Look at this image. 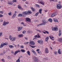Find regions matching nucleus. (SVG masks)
<instances>
[{"instance_id": "obj_57", "label": "nucleus", "mask_w": 62, "mask_h": 62, "mask_svg": "<svg viewBox=\"0 0 62 62\" xmlns=\"http://www.w3.org/2000/svg\"><path fill=\"white\" fill-rule=\"evenodd\" d=\"M45 32L47 34H49V32H48V31H45Z\"/></svg>"}, {"instance_id": "obj_28", "label": "nucleus", "mask_w": 62, "mask_h": 62, "mask_svg": "<svg viewBox=\"0 0 62 62\" xmlns=\"http://www.w3.org/2000/svg\"><path fill=\"white\" fill-rule=\"evenodd\" d=\"M52 19L51 18H49L48 19V21L50 22V23L52 22Z\"/></svg>"}, {"instance_id": "obj_34", "label": "nucleus", "mask_w": 62, "mask_h": 62, "mask_svg": "<svg viewBox=\"0 0 62 62\" xmlns=\"http://www.w3.org/2000/svg\"><path fill=\"white\" fill-rule=\"evenodd\" d=\"M18 8L19 9H21V8H22V7H21V6H20V5H18Z\"/></svg>"}, {"instance_id": "obj_35", "label": "nucleus", "mask_w": 62, "mask_h": 62, "mask_svg": "<svg viewBox=\"0 0 62 62\" xmlns=\"http://www.w3.org/2000/svg\"><path fill=\"white\" fill-rule=\"evenodd\" d=\"M39 14V12H37L35 15V16H37L38 15V14Z\"/></svg>"}, {"instance_id": "obj_44", "label": "nucleus", "mask_w": 62, "mask_h": 62, "mask_svg": "<svg viewBox=\"0 0 62 62\" xmlns=\"http://www.w3.org/2000/svg\"><path fill=\"white\" fill-rule=\"evenodd\" d=\"M36 7H38V8H39V6L38 4H36L35 5Z\"/></svg>"}, {"instance_id": "obj_16", "label": "nucleus", "mask_w": 62, "mask_h": 62, "mask_svg": "<svg viewBox=\"0 0 62 62\" xmlns=\"http://www.w3.org/2000/svg\"><path fill=\"white\" fill-rule=\"evenodd\" d=\"M58 41H59L60 42H62V38H59L58 40Z\"/></svg>"}, {"instance_id": "obj_15", "label": "nucleus", "mask_w": 62, "mask_h": 62, "mask_svg": "<svg viewBox=\"0 0 62 62\" xmlns=\"http://www.w3.org/2000/svg\"><path fill=\"white\" fill-rule=\"evenodd\" d=\"M23 16L24 17V16H23V15L22 14H19L18 15V17H23Z\"/></svg>"}, {"instance_id": "obj_31", "label": "nucleus", "mask_w": 62, "mask_h": 62, "mask_svg": "<svg viewBox=\"0 0 62 62\" xmlns=\"http://www.w3.org/2000/svg\"><path fill=\"white\" fill-rule=\"evenodd\" d=\"M28 14H31L32 13V12L31 11H27Z\"/></svg>"}, {"instance_id": "obj_56", "label": "nucleus", "mask_w": 62, "mask_h": 62, "mask_svg": "<svg viewBox=\"0 0 62 62\" xmlns=\"http://www.w3.org/2000/svg\"><path fill=\"white\" fill-rule=\"evenodd\" d=\"M4 54V53H1L0 54V55H3Z\"/></svg>"}, {"instance_id": "obj_41", "label": "nucleus", "mask_w": 62, "mask_h": 62, "mask_svg": "<svg viewBox=\"0 0 62 62\" xmlns=\"http://www.w3.org/2000/svg\"><path fill=\"white\" fill-rule=\"evenodd\" d=\"M43 40H40V44L41 43H43Z\"/></svg>"}, {"instance_id": "obj_49", "label": "nucleus", "mask_w": 62, "mask_h": 62, "mask_svg": "<svg viewBox=\"0 0 62 62\" xmlns=\"http://www.w3.org/2000/svg\"><path fill=\"white\" fill-rule=\"evenodd\" d=\"M2 61L3 62H5V59H1Z\"/></svg>"}, {"instance_id": "obj_6", "label": "nucleus", "mask_w": 62, "mask_h": 62, "mask_svg": "<svg viewBox=\"0 0 62 62\" xmlns=\"http://www.w3.org/2000/svg\"><path fill=\"white\" fill-rule=\"evenodd\" d=\"M18 31H20L22 29H23V27H18Z\"/></svg>"}, {"instance_id": "obj_46", "label": "nucleus", "mask_w": 62, "mask_h": 62, "mask_svg": "<svg viewBox=\"0 0 62 62\" xmlns=\"http://www.w3.org/2000/svg\"><path fill=\"white\" fill-rule=\"evenodd\" d=\"M0 13L1 14H3L4 12L3 11H0Z\"/></svg>"}, {"instance_id": "obj_8", "label": "nucleus", "mask_w": 62, "mask_h": 62, "mask_svg": "<svg viewBox=\"0 0 62 62\" xmlns=\"http://www.w3.org/2000/svg\"><path fill=\"white\" fill-rule=\"evenodd\" d=\"M30 44H31V45H35V42H34L33 41H31L29 42Z\"/></svg>"}, {"instance_id": "obj_51", "label": "nucleus", "mask_w": 62, "mask_h": 62, "mask_svg": "<svg viewBox=\"0 0 62 62\" xmlns=\"http://www.w3.org/2000/svg\"><path fill=\"white\" fill-rule=\"evenodd\" d=\"M59 33H62L61 32V29H59Z\"/></svg>"}, {"instance_id": "obj_17", "label": "nucleus", "mask_w": 62, "mask_h": 62, "mask_svg": "<svg viewBox=\"0 0 62 62\" xmlns=\"http://www.w3.org/2000/svg\"><path fill=\"white\" fill-rule=\"evenodd\" d=\"M11 40L12 41H15V38L14 37H12L11 38Z\"/></svg>"}, {"instance_id": "obj_7", "label": "nucleus", "mask_w": 62, "mask_h": 62, "mask_svg": "<svg viewBox=\"0 0 62 62\" xmlns=\"http://www.w3.org/2000/svg\"><path fill=\"white\" fill-rule=\"evenodd\" d=\"M19 52H21V51L19 50H17L16 51H15L14 53V55H16V54H17V53Z\"/></svg>"}, {"instance_id": "obj_59", "label": "nucleus", "mask_w": 62, "mask_h": 62, "mask_svg": "<svg viewBox=\"0 0 62 62\" xmlns=\"http://www.w3.org/2000/svg\"><path fill=\"white\" fill-rule=\"evenodd\" d=\"M38 54H41V52L40 51L39 52V51H38Z\"/></svg>"}, {"instance_id": "obj_62", "label": "nucleus", "mask_w": 62, "mask_h": 62, "mask_svg": "<svg viewBox=\"0 0 62 62\" xmlns=\"http://www.w3.org/2000/svg\"><path fill=\"white\" fill-rule=\"evenodd\" d=\"M44 11L45 12H47L48 11V10H45Z\"/></svg>"}, {"instance_id": "obj_1", "label": "nucleus", "mask_w": 62, "mask_h": 62, "mask_svg": "<svg viewBox=\"0 0 62 62\" xmlns=\"http://www.w3.org/2000/svg\"><path fill=\"white\" fill-rule=\"evenodd\" d=\"M43 23H41V24H38L37 25V27H38V26H39V25H45L46 24V23H47V21L45 20H43Z\"/></svg>"}, {"instance_id": "obj_54", "label": "nucleus", "mask_w": 62, "mask_h": 62, "mask_svg": "<svg viewBox=\"0 0 62 62\" xmlns=\"http://www.w3.org/2000/svg\"><path fill=\"white\" fill-rule=\"evenodd\" d=\"M15 16H14V15H13L12 16V18H13V19H14V18H15Z\"/></svg>"}, {"instance_id": "obj_48", "label": "nucleus", "mask_w": 62, "mask_h": 62, "mask_svg": "<svg viewBox=\"0 0 62 62\" xmlns=\"http://www.w3.org/2000/svg\"><path fill=\"white\" fill-rule=\"evenodd\" d=\"M2 35H3V33L0 32V37H1V36Z\"/></svg>"}, {"instance_id": "obj_4", "label": "nucleus", "mask_w": 62, "mask_h": 62, "mask_svg": "<svg viewBox=\"0 0 62 62\" xmlns=\"http://www.w3.org/2000/svg\"><path fill=\"white\" fill-rule=\"evenodd\" d=\"M52 30L53 31H58V29L57 27H52Z\"/></svg>"}, {"instance_id": "obj_12", "label": "nucleus", "mask_w": 62, "mask_h": 62, "mask_svg": "<svg viewBox=\"0 0 62 62\" xmlns=\"http://www.w3.org/2000/svg\"><path fill=\"white\" fill-rule=\"evenodd\" d=\"M21 57H22V56L19 57L17 60L16 61V62H20V59Z\"/></svg>"}, {"instance_id": "obj_11", "label": "nucleus", "mask_w": 62, "mask_h": 62, "mask_svg": "<svg viewBox=\"0 0 62 62\" xmlns=\"http://www.w3.org/2000/svg\"><path fill=\"white\" fill-rule=\"evenodd\" d=\"M27 11L23 12L22 13V14L24 15H27L28 14Z\"/></svg>"}, {"instance_id": "obj_55", "label": "nucleus", "mask_w": 62, "mask_h": 62, "mask_svg": "<svg viewBox=\"0 0 62 62\" xmlns=\"http://www.w3.org/2000/svg\"><path fill=\"white\" fill-rule=\"evenodd\" d=\"M38 35L37 36V38H40V37L39 36V35L38 34Z\"/></svg>"}, {"instance_id": "obj_36", "label": "nucleus", "mask_w": 62, "mask_h": 62, "mask_svg": "<svg viewBox=\"0 0 62 62\" xmlns=\"http://www.w3.org/2000/svg\"><path fill=\"white\" fill-rule=\"evenodd\" d=\"M8 15L9 16H11V12H10L9 13Z\"/></svg>"}, {"instance_id": "obj_5", "label": "nucleus", "mask_w": 62, "mask_h": 62, "mask_svg": "<svg viewBox=\"0 0 62 62\" xmlns=\"http://www.w3.org/2000/svg\"><path fill=\"white\" fill-rule=\"evenodd\" d=\"M9 24V22H4L3 23V26H5L6 25V24Z\"/></svg>"}, {"instance_id": "obj_3", "label": "nucleus", "mask_w": 62, "mask_h": 62, "mask_svg": "<svg viewBox=\"0 0 62 62\" xmlns=\"http://www.w3.org/2000/svg\"><path fill=\"white\" fill-rule=\"evenodd\" d=\"M56 7L58 9H60L62 8V5L58 4L57 5Z\"/></svg>"}, {"instance_id": "obj_38", "label": "nucleus", "mask_w": 62, "mask_h": 62, "mask_svg": "<svg viewBox=\"0 0 62 62\" xmlns=\"http://www.w3.org/2000/svg\"><path fill=\"white\" fill-rule=\"evenodd\" d=\"M55 15H54V14L53 13L51 15V17H54L55 16Z\"/></svg>"}, {"instance_id": "obj_47", "label": "nucleus", "mask_w": 62, "mask_h": 62, "mask_svg": "<svg viewBox=\"0 0 62 62\" xmlns=\"http://www.w3.org/2000/svg\"><path fill=\"white\" fill-rule=\"evenodd\" d=\"M11 35H10L9 36V39L10 40H11Z\"/></svg>"}, {"instance_id": "obj_18", "label": "nucleus", "mask_w": 62, "mask_h": 62, "mask_svg": "<svg viewBox=\"0 0 62 62\" xmlns=\"http://www.w3.org/2000/svg\"><path fill=\"white\" fill-rule=\"evenodd\" d=\"M8 4H9L10 5H13V3H12L11 1H8Z\"/></svg>"}, {"instance_id": "obj_27", "label": "nucleus", "mask_w": 62, "mask_h": 62, "mask_svg": "<svg viewBox=\"0 0 62 62\" xmlns=\"http://www.w3.org/2000/svg\"><path fill=\"white\" fill-rule=\"evenodd\" d=\"M54 54L55 55H57V52L56 51H55L54 52Z\"/></svg>"}, {"instance_id": "obj_32", "label": "nucleus", "mask_w": 62, "mask_h": 62, "mask_svg": "<svg viewBox=\"0 0 62 62\" xmlns=\"http://www.w3.org/2000/svg\"><path fill=\"white\" fill-rule=\"evenodd\" d=\"M41 11H42V9H40L39 10V13H40V14H41Z\"/></svg>"}, {"instance_id": "obj_19", "label": "nucleus", "mask_w": 62, "mask_h": 62, "mask_svg": "<svg viewBox=\"0 0 62 62\" xmlns=\"http://www.w3.org/2000/svg\"><path fill=\"white\" fill-rule=\"evenodd\" d=\"M53 20L54 22H56L57 23H58V20L55 19V18H54L53 19Z\"/></svg>"}, {"instance_id": "obj_2", "label": "nucleus", "mask_w": 62, "mask_h": 62, "mask_svg": "<svg viewBox=\"0 0 62 62\" xmlns=\"http://www.w3.org/2000/svg\"><path fill=\"white\" fill-rule=\"evenodd\" d=\"M32 59H33L34 62H39V60H38V58L37 57H35V56H33Z\"/></svg>"}, {"instance_id": "obj_23", "label": "nucleus", "mask_w": 62, "mask_h": 62, "mask_svg": "<svg viewBox=\"0 0 62 62\" xmlns=\"http://www.w3.org/2000/svg\"><path fill=\"white\" fill-rule=\"evenodd\" d=\"M39 3L40 4H42V5H44V2L43 1H41L40 2H39Z\"/></svg>"}, {"instance_id": "obj_26", "label": "nucleus", "mask_w": 62, "mask_h": 62, "mask_svg": "<svg viewBox=\"0 0 62 62\" xmlns=\"http://www.w3.org/2000/svg\"><path fill=\"white\" fill-rule=\"evenodd\" d=\"M21 51L22 53H24V52H25V50H24V49H21Z\"/></svg>"}, {"instance_id": "obj_29", "label": "nucleus", "mask_w": 62, "mask_h": 62, "mask_svg": "<svg viewBox=\"0 0 62 62\" xmlns=\"http://www.w3.org/2000/svg\"><path fill=\"white\" fill-rule=\"evenodd\" d=\"M4 45L7 46L8 45V43L7 42L4 43H3Z\"/></svg>"}, {"instance_id": "obj_39", "label": "nucleus", "mask_w": 62, "mask_h": 62, "mask_svg": "<svg viewBox=\"0 0 62 62\" xmlns=\"http://www.w3.org/2000/svg\"><path fill=\"white\" fill-rule=\"evenodd\" d=\"M13 2H15V3H16L17 2V0H13Z\"/></svg>"}, {"instance_id": "obj_14", "label": "nucleus", "mask_w": 62, "mask_h": 62, "mask_svg": "<svg viewBox=\"0 0 62 62\" xmlns=\"http://www.w3.org/2000/svg\"><path fill=\"white\" fill-rule=\"evenodd\" d=\"M31 52L33 53L35 55H36V56H37V53H36V52L34 50H31Z\"/></svg>"}, {"instance_id": "obj_22", "label": "nucleus", "mask_w": 62, "mask_h": 62, "mask_svg": "<svg viewBox=\"0 0 62 62\" xmlns=\"http://www.w3.org/2000/svg\"><path fill=\"white\" fill-rule=\"evenodd\" d=\"M27 54H28L29 55V56H30V52L29 51H28L27 52Z\"/></svg>"}, {"instance_id": "obj_10", "label": "nucleus", "mask_w": 62, "mask_h": 62, "mask_svg": "<svg viewBox=\"0 0 62 62\" xmlns=\"http://www.w3.org/2000/svg\"><path fill=\"white\" fill-rule=\"evenodd\" d=\"M45 51L46 52V53L47 54L49 53V50H48V48H46L45 49Z\"/></svg>"}, {"instance_id": "obj_64", "label": "nucleus", "mask_w": 62, "mask_h": 62, "mask_svg": "<svg viewBox=\"0 0 62 62\" xmlns=\"http://www.w3.org/2000/svg\"><path fill=\"white\" fill-rule=\"evenodd\" d=\"M37 35H36L35 36H34V37L35 38H37Z\"/></svg>"}, {"instance_id": "obj_45", "label": "nucleus", "mask_w": 62, "mask_h": 62, "mask_svg": "<svg viewBox=\"0 0 62 62\" xmlns=\"http://www.w3.org/2000/svg\"><path fill=\"white\" fill-rule=\"evenodd\" d=\"M7 58L8 59H11V57H9V56H8L7 57Z\"/></svg>"}, {"instance_id": "obj_50", "label": "nucleus", "mask_w": 62, "mask_h": 62, "mask_svg": "<svg viewBox=\"0 0 62 62\" xmlns=\"http://www.w3.org/2000/svg\"><path fill=\"white\" fill-rule=\"evenodd\" d=\"M26 32V31H23V34H25Z\"/></svg>"}, {"instance_id": "obj_13", "label": "nucleus", "mask_w": 62, "mask_h": 62, "mask_svg": "<svg viewBox=\"0 0 62 62\" xmlns=\"http://www.w3.org/2000/svg\"><path fill=\"white\" fill-rule=\"evenodd\" d=\"M23 34H19L18 35V37L19 38H20L21 37H23Z\"/></svg>"}, {"instance_id": "obj_42", "label": "nucleus", "mask_w": 62, "mask_h": 62, "mask_svg": "<svg viewBox=\"0 0 62 62\" xmlns=\"http://www.w3.org/2000/svg\"><path fill=\"white\" fill-rule=\"evenodd\" d=\"M4 16L2 14H0V18L1 17H3Z\"/></svg>"}, {"instance_id": "obj_43", "label": "nucleus", "mask_w": 62, "mask_h": 62, "mask_svg": "<svg viewBox=\"0 0 62 62\" xmlns=\"http://www.w3.org/2000/svg\"><path fill=\"white\" fill-rule=\"evenodd\" d=\"M20 48H24V46H23V45H21L20 46Z\"/></svg>"}, {"instance_id": "obj_9", "label": "nucleus", "mask_w": 62, "mask_h": 62, "mask_svg": "<svg viewBox=\"0 0 62 62\" xmlns=\"http://www.w3.org/2000/svg\"><path fill=\"white\" fill-rule=\"evenodd\" d=\"M26 20L28 22H31V20L30 19L28 18H26Z\"/></svg>"}, {"instance_id": "obj_53", "label": "nucleus", "mask_w": 62, "mask_h": 62, "mask_svg": "<svg viewBox=\"0 0 62 62\" xmlns=\"http://www.w3.org/2000/svg\"><path fill=\"white\" fill-rule=\"evenodd\" d=\"M30 31L29 30L27 31V32L28 33V34H29V33H30Z\"/></svg>"}, {"instance_id": "obj_30", "label": "nucleus", "mask_w": 62, "mask_h": 62, "mask_svg": "<svg viewBox=\"0 0 62 62\" xmlns=\"http://www.w3.org/2000/svg\"><path fill=\"white\" fill-rule=\"evenodd\" d=\"M31 9H32V11L33 12L35 11V10L34 8H33V7H31Z\"/></svg>"}, {"instance_id": "obj_60", "label": "nucleus", "mask_w": 62, "mask_h": 62, "mask_svg": "<svg viewBox=\"0 0 62 62\" xmlns=\"http://www.w3.org/2000/svg\"><path fill=\"white\" fill-rule=\"evenodd\" d=\"M40 40H39L37 42L38 43H39L40 44Z\"/></svg>"}, {"instance_id": "obj_25", "label": "nucleus", "mask_w": 62, "mask_h": 62, "mask_svg": "<svg viewBox=\"0 0 62 62\" xmlns=\"http://www.w3.org/2000/svg\"><path fill=\"white\" fill-rule=\"evenodd\" d=\"M9 47L10 48H13L14 47V46L12 45H9Z\"/></svg>"}, {"instance_id": "obj_61", "label": "nucleus", "mask_w": 62, "mask_h": 62, "mask_svg": "<svg viewBox=\"0 0 62 62\" xmlns=\"http://www.w3.org/2000/svg\"><path fill=\"white\" fill-rule=\"evenodd\" d=\"M25 3H26V4H27V5H28V2H26Z\"/></svg>"}, {"instance_id": "obj_20", "label": "nucleus", "mask_w": 62, "mask_h": 62, "mask_svg": "<svg viewBox=\"0 0 62 62\" xmlns=\"http://www.w3.org/2000/svg\"><path fill=\"white\" fill-rule=\"evenodd\" d=\"M49 39V37H47L46 38L45 40L46 41H48V39Z\"/></svg>"}, {"instance_id": "obj_40", "label": "nucleus", "mask_w": 62, "mask_h": 62, "mask_svg": "<svg viewBox=\"0 0 62 62\" xmlns=\"http://www.w3.org/2000/svg\"><path fill=\"white\" fill-rule=\"evenodd\" d=\"M62 34V33H59L58 34L59 36H61V34Z\"/></svg>"}, {"instance_id": "obj_63", "label": "nucleus", "mask_w": 62, "mask_h": 62, "mask_svg": "<svg viewBox=\"0 0 62 62\" xmlns=\"http://www.w3.org/2000/svg\"><path fill=\"white\" fill-rule=\"evenodd\" d=\"M25 39H26V40H27V39H27V37H25Z\"/></svg>"}, {"instance_id": "obj_21", "label": "nucleus", "mask_w": 62, "mask_h": 62, "mask_svg": "<svg viewBox=\"0 0 62 62\" xmlns=\"http://www.w3.org/2000/svg\"><path fill=\"white\" fill-rule=\"evenodd\" d=\"M49 37L50 38V39L53 40H54V39H54V37L52 36H49Z\"/></svg>"}, {"instance_id": "obj_24", "label": "nucleus", "mask_w": 62, "mask_h": 62, "mask_svg": "<svg viewBox=\"0 0 62 62\" xmlns=\"http://www.w3.org/2000/svg\"><path fill=\"white\" fill-rule=\"evenodd\" d=\"M60 50H61L60 49H59V50H58V53L59 54H62L61 53V52H60Z\"/></svg>"}, {"instance_id": "obj_33", "label": "nucleus", "mask_w": 62, "mask_h": 62, "mask_svg": "<svg viewBox=\"0 0 62 62\" xmlns=\"http://www.w3.org/2000/svg\"><path fill=\"white\" fill-rule=\"evenodd\" d=\"M29 46H30L31 47H32V48H35V47H36V46H31L30 45H29Z\"/></svg>"}, {"instance_id": "obj_52", "label": "nucleus", "mask_w": 62, "mask_h": 62, "mask_svg": "<svg viewBox=\"0 0 62 62\" xmlns=\"http://www.w3.org/2000/svg\"><path fill=\"white\" fill-rule=\"evenodd\" d=\"M13 15L14 16L16 17V13L14 14Z\"/></svg>"}, {"instance_id": "obj_58", "label": "nucleus", "mask_w": 62, "mask_h": 62, "mask_svg": "<svg viewBox=\"0 0 62 62\" xmlns=\"http://www.w3.org/2000/svg\"><path fill=\"white\" fill-rule=\"evenodd\" d=\"M54 13V14L55 15H56V14H57V12H55Z\"/></svg>"}, {"instance_id": "obj_37", "label": "nucleus", "mask_w": 62, "mask_h": 62, "mask_svg": "<svg viewBox=\"0 0 62 62\" xmlns=\"http://www.w3.org/2000/svg\"><path fill=\"white\" fill-rule=\"evenodd\" d=\"M29 42H25L24 43V44H28Z\"/></svg>"}]
</instances>
